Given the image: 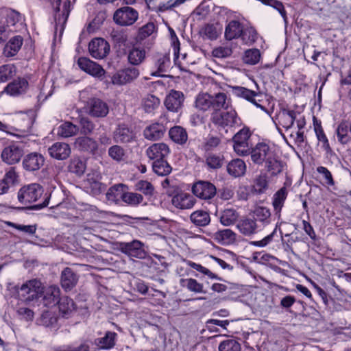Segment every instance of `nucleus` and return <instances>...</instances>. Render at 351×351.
<instances>
[{
    "label": "nucleus",
    "mask_w": 351,
    "mask_h": 351,
    "mask_svg": "<svg viewBox=\"0 0 351 351\" xmlns=\"http://www.w3.org/2000/svg\"><path fill=\"white\" fill-rule=\"evenodd\" d=\"M184 99L182 92L171 90L166 96L165 106L169 111L178 112L182 108Z\"/></svg>",
    "instance_id": "nucleus-14"
},
{
    "label": "nucleus",
    "mask_w": 351,
    "mask_h": 351,
    "mask_svg": "<svg viewBox=\"0 0 351 351\" xmlns=\"http://www.w3.org/2000/svg\"><path fill=\"white\" fill-rule=\"evenodd\" d=\"M190 219L196 226L204 227L210 222V217L208 212L197 210L191 214Z\"/></svg>",
    "instance_id": "nucleus-37"
},
{
    "label": "nucleus",
    "mask_w": 351,
    "mask_h": 351,
    "mask_svg": "<svg viewBox=\"0 0 351 351\" xmlns=\"http://www.w3.org/2000/svg\"><path fill=\"white\" fill-rule=\"evenodd\" d=\"M50 156L56 160H65L71 154V148L69 144L64 142H56L48 149Z\"/></svg>",
    "instance_id": "nucleus-18"
},
{
    "label": "nucleus",
    "mask_w": 351,
    "mask_h": 351,
    "mask_svg": "<svg viewBox=\"0 0 351 351\" xmlns=\"http://www.w3.org/2000/svg\"><path fill=\"white\" fill-rule=\"evenodd\" d=\"M43 302L47 306H54L60 300V289L57 286H49L45 289L43 288Z\"/></svg>",
    "instance_id": "nucleus-22"
},
{
    "label": "nucleus",
    "mask_w": 351,
    "mask_h": 351,
    "mask_svg": "<svg viewBox=\"0 0 351 351\" xmlns=\"http://www.w3.org/2000/svg\"><path fill=\"white\" fill-rule=\"evenodd\" d=\"M243 25L237 21L232 20L228 23L225 29L224 36L226 40H232L240 37Z\"/></svg>",
    "instance_id": "nucleus-33"
},
{
    "label": "nucleus",
    "mask_w": 351,
    "mask_h": 351,
    "mask_svg": "<svg viewBox=\"0 0 351 351\" xmlns=\"http://www.w3.org/2000/svg\"><path fill=\"white\" fill-rule=\"evenodd\" d=\"M101 178V175L97 171L88 173L87 176V179L85 181V187L93 195H99L105 188L104 184L100 182Z\"/></svg>",
    "instance_id": "nucleus-19"
},
{
    "label": "nucleus",
    "mask_w": 351,
    "mask_h": 351,
    "mask_svg": "<svg viewBox=\"0 0 351 351\" xmlns=\"http://www.w3.org/2000/svg\"><path fill=\"white\" fill-rule=\"evenodd\" d=\"M27 86V82L23 79L15 80L9 83L5 88L4 91L12 96H16L23 93Z\"/></svg>",
    "instance_id": "nucleus-36"
},
{
    "label": "nucleus",
    "mask_w": 351,
    "mask_h": 351,
    "mask_svg": "<svg viewBox=\"0 0 351 351\" xmlns=\"http://www.w3.org/2000/svg\"><path fill=\"white\" fill-rule=\"evenodd\" d=\"M171 203L179 209H191L195 205V199L190 194L180 193L172 197Z\"/></svg>",
    "instance_id": "nucleus-20"
},
{
    "label": "nucleus",
    "mask_w": 351,
    "mask_h": 351,
    "mask_svg": "<svg viewBox=\"0 0 351 351\" xmlns=\"http://www.w3.org/2000/svg\"><path fill=\"white\" fill-rule=\"evenodd\" d=\"M169 153V146L164 143H154L146 150L147 156L153 162L165 159Z\"/></svg>",
    "instance_id": "nucleus-16"
},
{
    "label": "nucleus",
    "mask_w": 351,
    "mask_h": 351,
    "mask_svg": "<svg viewBox=\"0 0 351 351\" xmlns=\"http://www.w3.org/2000/svg\"><path fill=\"white\" fill-rule=\"evenodd\" d=\"M44 156L37 152H32L26 155L23 160V168L29 171L40 169L44 165Z\"/></svg>",
    "instance_id": "nucleus-17"
},
{
    "label": "nucleus",
    "mask_w": 351,
    "mask_h": 351,
    "mask_svg": "<svg viewBox=\"0 0 351 351\" xmlns=\"http://www.w3.org/2000/svg\"><path fill=\"white\" fill-rule=\"evenodd\" d=\"M239 215L234 208H226L220 215V222L225 226L233 225L238 219Z\"/></svg>",
    "instance_id": "nucleus-38"
},
{
    "label": "nucleus",
    "mask_w": 351,
    "mask_h": 351,
    "mask_svg": "<svg viewBox=\"0 0 351 351\" xmlns=\"http://www.w3.org/2000/svg\"><path fill=\"white\" fill-rule=\"evenodd\" d=\"M145 244L139 240L134 239L130 242H120L119 250L128 256L136 258H144L146 256Z\"/></svg>",
    "instance_id": "nucleus-7"
},
{
    "label": "nucleus",
    "mask_w": 351,
    "mask_h": 351,
    "mask_svg": "<svg viewBox=\"0 0 351 351\" xmlns=\"http://www.w3.org/2000/svg\"><path fill=\"white\" fill-rule=\"evenodd\" d=\"M41 185L32 183L21 187L18 192V199L22 204H31L37 201L43 194Z\"/></svg>",
    "instance_id": "nucleus-4"
},
{
    "label": "nucleus",
    "mask_w": 351,
    "mask_h": 351,
    "mask_svg": "<svg viewBox=\"0 0 351 351\" xmlns=\"http://www.w3.org/2000/svg\"><path fill=\"white\" fill-rule=\"evenodd\" d=\"M87 109L88 114L97 118L106 117L109 112L108 104L98 98L90 99L88 102Z\"/></svg>",
    "instance_id": "nucleus-13"
},
{
    "label": "nucleus",
    "mask_w": 351,
    "mask_h": 351,
    "mask_svg": "<svg viewBox=\"0 0 351 351\" xmlns=\"http://www.w3.org/2000/svg\"><path fill=\"white\" fill-rule=\"evenodd\" d=\"M75 146L81 151L95 154L98 149L97 142L88 136H80L75 139Z\"/></svg>",
    "instance_id": "nucleus-26"
},
{
    "label": "nucleus",
    "mask_w": 351,
    "mask_h": 351,
    "mask_svg": "<svg viewBox=\"0 0 351 351\" xmlns=\"http://www.w3.org/2000/svg\"><path fill=\"white\" fill-rule=\"evenodd\" d=\"M300 113L290 109H282L278 114L279 123L286 130L290 129L294 124Z\"/></svg>",
    "instance_id": "nucleus-28"
},
{
    "label": "nucleus",
    "mask_w": 351,
    "mask_h": 351,
    "mask_svg": "<svg viewBox=\"0 0 351 351\" xmlns=\"http://www.w3.org/2000/svg\"><path fill=\"white\" fill-rule=\"evenodd\" d=\"M23 43V39L21 36H14L5 44L3 55L6 58L14 57L21 49Z\"/></svg>",
    "instance_id": "nucleus-25"
},
{
    "label": "nucleus",
    "mask_w": 351,
    "mask_h": 351,
    "mask_svg": "<svg viewBox=\"0 0 351 351\" xmlns=\"http://www.w3.org/2000/svg\"><path fill=\"white\" fill-rule=\"evenodd\" d=\"M169 135L171 139L176 143L182 145L188 139L186 130L181 126H174L169 130Z\"/></svg>",
    "instance_id": "nucleus-40"
},
{
    "label": "nucleus",
    "mask_w": 351,
    "mask_h": 351,
    "mask_svg": "<svg viewBox=\"0 0 351 351\" xmlns=\"http://www.w3.org/2000/svg\"><path fill=\"white\" fill-rule=\"evenodd\" d=\"M134 138L133 131L126 125H119L114 132V139L117 143H129Z\"/></svg>",
    "instance_id": "nucleus-30"
},
{
    "label": "nucleus",
    "mask_w": 351,
    "mask_h": 351,
    "mask_svg": "<svg viewBox=\"0 0 351 351\" xmlns=\"http://www.w3.org/2000/svg\"><path fill=\"white\" fill-rule=\"evenodd\" d=\"M152 169L156 174L160 176L169 175L172 171L171 167L165 159L154 161L152 162Z\"/></svg>",
    "instance_id": "nucleus-46"
},
{
    "label": "nucleus",
    "mask_w": 351,
    "mask_h": 351,
    "mask_svg": "<svg viewBox=\"0 0 351 351\" xmlns=\"http://www.w3.org/2000/svg\"><path fill=\"white\" fill-rule=\"evenodd\" d=\"M160 104V99L153 95H148L142 101V107L145 112L152 113L157 109Z\"/></svg>",
    "instance_id": "nucleus-42"
},
{
    "label": "nucleus",
    "mask_w": 351,
    "mask_h": 351,
    "mask_svg": "<svg viewBox=\"0 0 351 351\" xmlns=\"http://www.w3.org/2000/svg\"><path fill=\"white\" fill-rule=\"evenodd\" d=\"M43 293V286L40 280H30L24 283L19 291V294L22 299L30 302L40 297Z\"/></svg>",
    "instance_id": "nucleus-5"
},
{
    "label": "nucleus",
    "mask_w": 351,
    "mask_h": 351,
    "mask_svg": "<svg viewBox=\"0 0 351 351\" xmlns=\"http://www.w3.org/2000/svg\"><path fill=\"white\" fill-rule=\"evenodd\" d=\"M231 89L234 96L243 98L257 107H261V106L256 102V97L258 95V93L256 91L238 86H232Z\"/></svg>",
    "instance_id": "nucleus-27"
},
{
    "label": "nucleus",
    "mask_w": 351,
    "mask_h": 351,
    "mask_svg": "<svg viewBox=\"0 0 351 351\" xmlns=\"http://www.w3.org/2000/svg\"><path fill=\"white\" fill-rule=\"evenodd\" d=\"M59 313L64 317H70L76 310L74 301L67 297H62L58 302Z\"/></svg>",
    "instance_id": "nucleus-32"
},
{
    "label": "nucleus",
    "mask_w": 351,
    "mask_h": 351,
    "mask_svg": "<svg viewBox=\"0 0 351 351\" xmlns=\"http://www.w3.org/2000/svg\"><path fill=\"white\" fill-rule=\"evenodd\" d=\"M165 119L160 118L159 121L147 125L143 130L144 137L149 141H157L161 138L167 130Z\"/></svg>",
    "instance_id": "nucleus-9"
},
{
    "label": "nucleus",
    "mask_w": 351,
    "mask_h": 351,
    "mask_svg": "<svg viewBox=\"0 0 351 351\" xmlns=\"http://www.w3.org/2000/svg\"><path fill=\"white\" fill-rule=\"evenodd\" d=\"M88 50L93 58L103 59L108 54L110 45L104 38H96L90 42Z\"/></svg>",
    "instance_id": "nucleus-10"
},
{
    "label": "nucleus",
    "mask_w": 351,
    "mask_h": 351,
    "mask_svg": "<svg viewBox=\"0 0 351 351\" xmlns=\"http://www.w3.org/2000/svg\"><path fill=\"white\" fill-rule=\"evenodd\" d=\"M192 192L200 199H210L215 196L217 189L215 186L209 182L199 181L193 184Z\"/></svg>",
    "instance_id": "nucleus-8"
},
{
    "label": "nucleus",
    "mask_w": 351,
    "mask_h": 351,
    "mask_svg": "<svg viewBox=\"0 0 351 351\" xmlns=\"http://www.w3.org/2000/svg\"><path fill=\"white\" fill-rule=\"evenodd\" d=\"M79 132V127L71 122L62 123L58 128V135L63 138H69L76 135Z\"/></svg>",
    "instance_id": "nucleus-39"
},
{
    "label": "nucleus",
    "mask_w": 351,
    "mask_h": 351,
    "mask_svg": "<svg viewBox=\"0 0 351 351\" xmlns=\"http://www.w3.org/2000/svg\"><path fill=\"white\" fill-rule=\"evenodd\" d=\"M156 27L153 23H148L138 29V38L143 40L152 35L155 31Z\"/></svg>",
    "instance_id": "nucleus-57"
},
{
    "label": "nucleus",
    "mask_w": 351,
    "mask_h": 351,
    "mask_svg": "<svg viewBox=\"0 0 351 351\" xmlns=\"http://www.w3.org/2000/svg\"><path fill=\"white\" fill-rule=\"evenodd\" d=\"M138 18V12L129 6H124L117 9L113 14L114 23L123 27L133 25Z\"/></svg>",
    "instance_id": "nucleus-6"
},
{
    "label": "nucleus",
    "mask_w": 351,
    "mask_h": 351,
    "mask_svg": "<svg viewBox=\"0 0 351 351\" xmlns=\"http://www.w3.org/2000/svg\"><path fill=\"white\" fill-rule=\"evenodd\" d=\"M237 228L244 236H251L258 232V226L254 219L243 217L238 221Z\"/></svg>",
    "instance_id": "nucleus-24"
},
{
    "label": "nucleus",
    "mask_w": 351,
    "mask_h": 351,
    "mask_svg": "<svg viewBox=\"0 0 351 351\" xmlns=\"http://www.w3.org/2000/svg\"><path fill=\"white\" fill-rule=\"evenodd\" d=\"M78 282V276L70 267L64 268L61 273L60 282L62 287L70 291L75 287Z\"/></svg>",
    "instance_id": "nucleus-21"
},
{
    "label": "nucleus",
    "mask_w": 351,
    "mask_h": 351,
    "mask_svg": "<svg viewBox=\"0 0 351 351\" xmlns=\"http://www.w3.org/2000/svg\"><path fill=\"white\" fill-rule=\"evenodd\" d=\"M186 264L191 268L195 269V270L206 275L208 277H209L211 279H220L219 278H218V276L216 274H215L211 271H210L208 269L202 266L199 264H197L191 261H187Z\"/></svg>",
    "instance_id": "nucleus-61"
},
{
    "label": "nucleus",
    "mask_w": 351,
    "mask_h": 351,
    "mask_svg": "<svg viewBox=\"0 0 351 351\" xmlns=\"http://www.w3.org/2000/svg\"><path fill=\"white\" fill-rule=\"evenodd\" d=\"M6 223L8 226L12 227L19 231L24 232L30 235L34 234L36 231V225H21L14 223L11 221H8Z\"/></svg>",
    "instance_id": "nucleus-60"
},
{
    "label": "nucleus",
    "mask_w": 351,
    "mask_h": 351,
    "mask_svg": "<svg viewBox=\"0 0 351 351\" xmlns=\"http://www.w3.org/2000/svg\"><path fill=\"white\" fill-rule=\"evenodd\" d=\"M240 38H241L243 44L251 45L255 43L257 39V32L255 29L252 27L245 29L243 27Z\"/></svg>",
    "instance_id": "nucleus-51"
},
{
    "label": "nucleus",
    "mask_w": 351,
    "mask_h": 351,
    "mask_svg": "<svg viewBox=\"0 0 351 351\" xmlns=\"http://www.w3.org/2000/svg\"><path fill=\"white\" fill-rule=\"evenodd\" d=\"M17 173L14 167L10 168L5 173L3 178L1 179L6 185L10 188V186H14L16 182L17 181Z\"/></svg>",
    "instance_id": "nucleus-59"
},
{
    "label": "nucleus",
    "mask_w": 351,
    "mask_h": 351,
    "mask_svg": "<svg viewBox=\"0 0 351 351\" xmlns=\"http://www.w3.org/2000/svg\"><path fill=\"white\" fill-rule=\"evenodd\" d=\"M253 217L254 221L257 223L260 222L263 226H267L271 221V212L270 210L265 206H257L253 212Z\"/></svg>",
    "instance_id": "nucleus-35"
},
{
    "label": "nucleus",
    "mask_w": 351,
    "mask_h": 351,
    "mask_svg": "<svg viewBox=\"0 0 351 351\" xmlns=\"http://www.w3.org/2000/svg\"><path fill=\"white\" fill-rule=\"evenodd\" d=\"M219 351H241V346L234 339H228L220 343Z\"/></svg>",
    "instance_id": "nucleus-56"
},
{
    "label": "nucleus",
    "mask_w": 351,
    "mask_h": 351,
    "mask_svg": "<svg viewBox=\"0 0 351 351\" xmlns=\"http://www.w3.org/2000/svg\"><path fill=\"white\" fill-rule=\"evenodd\" d=\"M230 102V99L228 98L224 93H215L213 95L208 93L199 94L195 99V108L202 112L209 110L214 111L218 108H225L227 104Z\"/></svg>",
    "instance_id": "nucleus-3"
},
{
    "label": "nucleus",
    "mask_w": 351,
    "mask_h": 351,
    "mask_svg": "<svg viewBox=\"0 0 351 351\" xmlns=\"http://www.w3.org/2000/svg\"><path fill=\"white\" fill-rule=\"evenodd\" d=\"M40 324L47 326L52 327L57 322V318L54 317L51 313L46 311L44 312L40 319Z\"/></svg>",
    "instance_id": "nucleus-63"
},
{
    "label": "nucleus",
    "mask_w": 351,
    "mask_h": 351,
    "mask_svg": "<svg viewBox=\"0 0 351 351\" xmlns=\"http://www.w3.org/2000/svg\"><path fill=\"white\" fill-rule=\"evenodd\" d=\"M170 64V58L167 55L160 54L156 56L154 65L156 70L152 71L150 75L154 77L163 76L162 73L167 71Z\"/></svg>",
    "instance_id": "nucleus-23"
},
{
    "label": "nucleus",
    "mask_w": 351,
    "mask_h": 351,
    "mask_svg": "<svg viewBox=\"0 0 351 351\" xmlns=\"http://www.w3.org/2000/svg\"><path fill=\"white\" fill-rule=\"evenodd\" d=\"M261 58L259 50L256 49H248L245 52L243 60L245 63L248 64H256L258 62Z\"/></svg>",
    "instance_id": "nucleus-54"
},
{
    "label": "nucleus",
    "mask_w": 351,
    "mask_h": 351,
    "mask_svg": "<svg viewBox=\"0 0 351 351\" xmlns=\"http://www.w3.org/2000/svg\"><path fill=\"white\" fill-rule=\"evenodd\" d=\"M121 199L128 206H137L143 202V197L137 193L124 191Z\"/></svg>",
    "instance_id": "nucleus-41"
},
{
    "label": "nucleus",
    "mask_w": 351,
    "mask_h": 351,
    "mask_svg": "<svg viewBox=\"0 0 351 351\" xmlns=\"http://www.w3.org/2000/svg\"><path fill=\"white\" fill-rule=\"evenodd\" d=\"M135 189L149 196H152L154 191V187L152 184L147 180L137 182L135 184Z\"/></svg>",
    "instance_id": "nucleus-55"
},
{
    "label": "nucleus",
    "mask_w": 351,
    "mask_h": 351,
    "mask_svg": "<svg viewBox=\"0 0 351 351\" xmlns=\"http://www.w3.org/2000/svg\"><path fill=\"white\" fill-rule=\"evenodd\" d=\"M203 34L210 40H215L219 36L220 32L214 25H206L203 29Z\"/></svg>",
    "instance_id": "nucleus-64"
},
{
    "label": "nucleus",
    "mask_w": 351,
    "mask_h": 351,
    "mask_svg": "<svg viewBox=\"0 0 351 351\" xmlns=\"http://www.w3.org/2000/svg\"><path fill=\"white\" fill-rule=\"evenodd\" d=\"M5 16L6 26L9 28L14 26L21 20L20 14L14 10L7 11Z\"/></svg>",
    "instance_id": "nucleus-62"
},
{
    "label": "nucleus",
    "mask_w": 351,
    "mask_h": 351,
    "mask_svg": "<svg viewBox=\"0 0 351 351\" xmlns=\"http://www.w3.org/2000/svg\"><path fill=\"white\" fill-rule=\"evenodd\" d=\"M213 239L221 245H230L237 240V234L230 229H223L215 232Z\"/></svg>",
    "instance_id": "nucleus-31"
},
{
    "label": "nucleus",
    "mask_w": 351,
    "mask_h": 351,
    "mask_svg": "<svg viewBox=\"0 0 351 351\" xmlns=\"http://www.w3.org/2000/svg\"><path fill=\"white\" fill-rule=\"evenodd\" d=\"M348 121H343L339 123L337 129V136L339 142L341 144H347L351 141V137L348 134L350 126H348Z\"/></svg>",
    "instance_id": "nucleus-43"
},
{
    "label": "nucleus",
    "mask_w": 351,
    "mask_h": 351,
    "mask_svg": "<svg viewBox=\"0 0 351 351\" xmlns=\"http://www.w3.org/2000/svg\"><path fill=\"white\" fill-rule=\"evenodd\" d=\"M230 103L227 104L225 108H218L210 114V121L219 130L228 132L229 129L239 126L241 123V118Z\"/></svg>",
    "instance_id": "nucleus-2"
},
{
    "label": "nucleus",
    "mask_w": 351,
    "mask_h": 351,
    "mask_svg": "<svg viewBox=\"0 0 351 351\" xmlns=\"http://www.w3.org/2000/svg\"><path fill=\"white\" fill-rule=\"evenodd\" d=\"M86 167V163L80 158L72 159L69 166V171L77 176L82 175L85 172Z\"/></svg>",
    "instance_id": "nucleus-52"
},
{
    "label": "nucleus",
    "mask_w": 351,
    "mask_h": 351,
    "mask_svg": "<svg viewBox=\"0 0 351 351\" xmlns=\"http://www.w3.org/2000/svg\"><path fill=\"white\" fill-rule=\"evenodd\" d=\"M126 186L123 184H118L111 186L106 193V198L112 202H118L121 195L124 193L123 189Z\"/></svg>",
    "instance_id": "nucleus-44"
},
{
    "label": "nucleus",
    "mask_w": 351,
    "mask_h": 351,
    "mask_svg": "<svg viewBox=\"0 0 351 351\" xmlns=\"http://www.w3.org/2000/svg\"><path fill=\"white\" fill-rule=\"evenodd\" d=\"M205 162L209 169H219L223 165V157L220 154L208 153L205 156Z\"/></svg>",
    "instance_id": "nucleus-47"
},
{
    "label": "nucleus",
    "mask_w": 351,
    "mask_h": 351,
    "mask_svg": "<svg viewBox=\"0 0 351 351\" xmlns=\"http://www.w3.org/2000/svg\"><path fill=\"white\" fill-rule=\"evenodd\" d=\"M23 155V149L16 145H10L5 147L1 153V158L8 165L19 162Z\"/></svg>",
    "instance_id": "nucleus-15"
},
{
    "label": "nucleus",
    "mask_w": 351,
    "mask_h": 351,
    "mask_svg": "<svg viewBox=\"0 0 351 351\" xmlns=\"http://www.w3.org/2000/svg\"><path fill=\"white\" fill-rule=\"evenodd\" d=\"M180 285L186 287L188 290L192 292L198 293H206V291L204 290V286L202 283L198 282L195 279L186 278L180 280Z\"/></svg>",
    "instance_id": "nucleus-45"
},
{
    "label": "nucleus",
    "mask_w": 351,
    "mask_h": 351,
    "mask_svg": "<svg viewBox=\"0 0 351 351\" xmlns=\"http://www.w3.org/2000/svg\"><path fill=\"white\" fill-rule=\"evenodd\" d=\"M16 73V68L13 64L0 66V82H5L13 78Z\"/></svg>",
    "instance_id": "nucleus-48"
},
{
    "label": "nucleus",
    "mask_w": 351,
    "mask_h": 351,
    "mask_svg": "<svg viewBox=\"0 0 351 351\" xmlns=\"http://www.w3.org/2000/svg\"><path fill=\"white\" fill-rule=\"evenodd\" d=\"M139 75V71L135 67H128L118 71L112 77V82L116 85H123L136 79Z\"/></svg>",
    "instance_id": "nucleus-11"
},
{
    "label": "nucleus",
    "mask_w": 351,
    "mask_h": 351,
    "mask_svg": "<svg viewBox=\"0 0 351 351\" xmlns=\"http://www.w3.org/2000/svg\"><path fill=\"white\" fill-rule=\"evenodd\" d=\"M116 333L107 332L104 337L97 339L98 346L102 349H110L115 344Z\"/></svg>",
    "instance_id": "nucleus-50"
},
{
    "label": "nucleus",
    "mask_w": 351,
    "mask_h": 351,
    "mask_svg": "<svg viewBox=\"0 0 351 351\" xmlns=\"http://www.w3.org/2000/svg\"><path fill=\"white\" fill-rule=\"evenodd\" d=\"M80 125L81 133L85 135L90 134L95 129V124L86 117L80 118Z\"/></svg>",
    "instance_id": "nucleus-58"
},
{
    "label": "nucleus",
    "mask_w": 351,
    "mask_h": 351,
    "mask_svg": "<svg viewBox=\"0 0 351 351\" xmlns=\"http://www.w3.org/2000/svg\"><path fill=\"white\" fill-rule=\"evenodd\" d=\"M252 162L258 165L265 164L268 172L276 176L283 171L284 163L278 158L275 151L266 143H258L251 149Z\"/></svg>",
    "instance_id": "nucleus-1"
},
{
    "label": "nucleus",
    "mask_w": 351,
    "mask_h": 351,
    "mask_svg": "<svg viewBox=\"0 0 351 351\" xmlns=\"http://www.w3.org/2000/svg\"><path fill=\"white\" fill-rule=\"evenodd\" d=\"M227 171L230 175L234 177H239L245 174L246 165L241 159H234L228 164Z\"/></svg>",
    "instance_id": "nucleus-34"
},
{
    "label": "nucleus",
    "mask_w": 351,
    "mask_h": 351,
    "mask_svg": "<svg viewBox=\"0 0 351 351\" xmlns=\"http://www.w3.org/2000/svg\"><path fill=\"white\" fill-rule=\"evenodd\" d=\"M108 156L116 162L124 160L125 152L123 147L119 145H112L108 149Z\"/></svg>",
    "instance_id": "nucleus-53"
},
{
    "label": "nucleus",
    "mask_w": 351,
    "mask_h": 351,
    "mask_svg": "<svg viewBox=\"0 0 351 351\" xmlns=\"http://www.w3.org/2000/svg\"><path fill=\"white\" fill-rule=\"evenodd\" d=\"M77 64L82 71L95 77L99 78L105 75V70L99 64L87 58H80Z\"/></svg>",
    "instance_id": "nucleus-12"
},
{
    "label": "nucleus",
    "mask_w": 351,
    "mask_h": 351,
    "mask_svg": "<svg viewBox=\"0 0 351 351\" xmlns=\"http://www.w3.org/2000/svg\"><path fill=\"white\" fill-rule=\"evenodd\" d=\"M287 196V191L285 187L281 188L274 195L273 206L276 213H280L284 205Z\"/></svg>",
    "instance_id": "nucleus-49"
},
{
    "label": "nucleus",
    "mask_w": 351,
    "mask_h": 351,
    "mask_svg": "<svg viewBox=\"0 0 351 351\" xmlns=\"http://www.w3.org/2000/svg\"><path fill=\"white\" fill-rule=\"evenodd\" d=\"M147 52L140 46H133L128 51V60L132 65H139L144 62Z\"/></svg>",
    "instance_id": "nucleus-29"
}]
</instances>
